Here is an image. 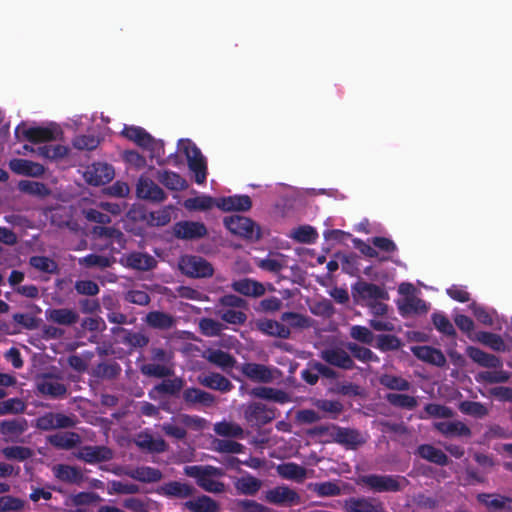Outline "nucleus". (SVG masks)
<instances>
[{"label":"nucleus","mask_w":512,"mask_h":512,"mask_svg":"<svg viewBox=\"0 0 512 512\" xmlns=\"http://www.w3.org/2000/svg\"><path fill=\"white\" fill-rule=\"evenodd\" d=\"M8 165L10 170L17 175L40 177L45 172L43 165L22 158L11 159Z\"/></svg>","instance_id":"a211bd4d"},{"label":"nucleus","mask_w":512,"mask_h":512,"mask_svg":"<svg viewBox=\"0 0 512 512\" xmlns=\"http://www.w3.org/2000/svg\"><path fill=\"white\" fill-rule=\"evenodd\" d=\"M331 428V441L345 446L347 449H357L360 445L365 443L361 433L356 429L340 427L334 424L331 425Z\"/></svg>","instance_id":"9b49d317"},{"label":"nucleus","mask_w":512,"mask_h":512,"mask_svg":"<svg viewBox=\"0 0 512 512\" xmlns=\"http://www.w3.org/2000/svg\"><path fill=\"white\" fill-rule=\"evenodd\" d=\"M250 395L256 398L270 400L280 404H285L290 401V396L284 390L266 386L253 388L250 391Z\"/></svg>","instance_id":"f704fd0d"},{"label":"nucleus","mask_w":512,"mask_h":512,"mask_svg":"<svg viewBox=\"0 0 512 512\" xmlns=\"http://www.w3.org/2000/svg\"><path fill=\"white\" fill-rule=\"evenodd\" d=\"M244 418L251 426H264L275 418V409L261 402H252L244 409Z\"/></svg>","instance_id":"9d476101"},{"label":"nucleus","mask_w":512,"mask_h":512,"mask_svg":"<svg viewBox=\"0 0 512 512\" xmlns=\"http://www.w3.org/2000/svg\"><path fill=\"white\" fill-rule=\"evenodd\" d=\"M114 175L113 166L102 162L89 165L84 172L86 182L93 186H101L110 182Z\"/></svg>","instance_id":"f8f14e48"},{"label":"nucleus","mask_w":512,"mask_h":512,"mask_svg":"<svg viewBox=\"0 0 512 512\" xmlns=\"http://www.w3.org/2000/svg\"><path fill=\"white\" fill-rule=\"evenodd\" d=\"M257 329L261 331L262 333L279 337L282 339H288L290 337L291 331L290 329L285 326L284 324L271 319H263L259 320L256 323Z\"/></svg>","instance_id":"72a5a7b5"},{"label":"nucleus","mask_w":512,"mask_h":512,"mask_svg":"<svg viewBox=\"0 0 512 512\" xmlns=\"http://www.w3.org/2000/svg\"><path fill=\"white\" fill-rule=\"evenodd\" d=\"M48 442L57 449L70 450L81 443L78 433L67 431L48 436Z\"/></svg>","instance_id":"7c9ffc66"},{"label":"nucleus","mask_w":512,"mask_h":512,"mask_svg":"<svg viewBox=\"0 0 512 512\" xmlns=\"http://www.w3.org/2000/svg\"><path fill=\"white\" fill-rule=\"evenodd\" d=\"M121 135L134 142L139 147L152 152L153 157L160 158V150H163V142L155 140L144 128L134 125H125ZM164 154V151H162Z\"/></svg>","instance_id":"f03ea898"},{"label":"nucleus","mask_w":512,"mask_h":512,"mask_svg":"<svg viewBox=\"0 0 512 512\" xmlns=\"http://www.w3.org/2000/svg\"><path fill=\"white\" fill-rule=\"evenodd\" d=\"M231 288L246 297L258 298L265 294L266 289L264 285L254 279L251 278H242L238 280H234L231 283Z\"/></svg>","instance_id":"4be33fe9"},{"label":"nucleus","mask_w":512,"mask_h":512,"mask_svg":"<svg viewBox=\"0 0 512 512\" xmlns=\"http://www.w3.org/2000/svg\"><path fill=\"white\" fill-rule=\"evenodd\" d=\"M93 236L95 238H104L121 243L123 234L114 226H93Z\"/></svg>","instance_id":"680f3d73"},{"label":"nucleus","mask_w":512,"mask_h":512,"mask_svg":"<svg viewBox=\"0 0 512 512\" xmlns=\"http://www.w3.org/2000/svg\"><path fill=\"white\" fill-rule=\"evenodd\" d=\"M25 507V501L20 498L4 495L0 496V512H20Z\"/></svg>","instance_id":"69168bd1"},{"label":"nucleus","mask_w":512,"mask_h":512,"mask_svg":"<svg viewBox=\"0 0 512 512\" xmlns=\"http://www.w3.org/2000/svg\"><path fill=\"white\" fill-rule=\"evenodd\" d=\"M72 144L75 149L92 151L99 146L100 139L95 135H78Z\"/></svg>","instance_id":"338daca9"},{"label":"nucleus","mask_w":512,"mask_h":512,"mask_svg":"<svg viewBox=\"0 0 512 512\" xmlns=\"http://www.w3.org/2000/svg\"><path fill=\"white\" fill-rule=\"evenodd\" d=\"M350 336L354 340L366 345H371L375 338L373 332L369 328L361 325H353L350 328Z\"/></svg>","instance_id":"774afa93"},{"label":"nucleus","mask_w":512,"mask_h":512,"mask_svg":"<svg viewBox=\"0 0 512 512\" xmlns=\"http://www.w3.org/2000/svg\"><path fill=\"white\" fill-rule=\"evenodd\" d=\"M3 456L8 460L25 461L33 456V451L24 446H8L1 450Z\"/></svg>","instance_id":"864d4df0"},{"label":"nucleus","mask_w":512,"mask_h":512,"mask_svg":"<svg viewBox=\"0 0 512 512\" xmlns=\"http://www.w3.org/2000/svg\"><path fill=\"white\" fill-rule=\"evenodd\" d=\"M277 472L284 479L301 481L306 477V469L293 462L279 465L277 467Z\"/></svg>","instance_id":"a19ab883"},{"label":"nucleus","mask_w":512,"mask_h":512,"mask_svg":"<svg viewBox=\"0 0 512 512\" xmlns=\"http://www.w3.org/2000/svg\"><path fill=\"white\" fill-rule=\"evenodd\" d=\"M113 262V259L97 254H89L79 260V263L85 267H98L101 269L110 267L113 264Z\"/></svg>","instance_id":"0e129e2a"},{"label":"nucleus","mask_w":512,"mask_h":512,"mask_svg":"<svg viewBox=\"0 0 512 512\" xmlns=\"http://www.w3.org/2000/svg\"><path fill=\"white\" fill-rule=\"evenodd\" d=\"M477 501L490 512H512V498L500 494L479 493Z\"/></svg>","instance_id":"dca6fc26"},{"label":"nucleus","mask_w":512,"mask_h":512,"mask_svg":"<svg viewBox=\"0 0 512 512\" xmlns=\"http://www.w3.org/2000/svg\"><path fill=\"white\" fill-rule=\"evenodd\" d=\"M76 423L77 421L74 415L46 412L34 420L33 426L40 431H52L74 428Z\"/></svg>","instance_id":"20e7f679"},{"label":"nucleus","mask_w":512,"mask_h":512,"mask_svg":"<svg viewBox=\"0 0 512 512\" xmlns=\"http://www.w3.org/2000/svg\"><path fill=\"white\" fill-rule=\"evenodd\" d=\"M387 402L396 408L413 410L417 407L418 401L414 396L400 393H388L386 395Z\"/></svg>","instance_id":"c03bdc74"},{"label":"nucleus","mask_w":512,"mask_h":512,"mask_svg":"<svg viewBox=\"0 0 512 512\" xmlns=\"http://www.w3.org/2000/svg\"><path fill=\"white\" fill-rule=\"evenodd\" d=\"M411 351L417 359L437 367H443L447 362L443 352L432 346H415Z\"/></svg>","instance_id":"b1692460"},{"label":"nucleus","mask_w":512,"mask_h":512,"mask_svg":"<svg viewBox=\"0 0 512 512\" xmlns=\"http://www.w3.org/2000/svg\"><path fill=\"white\" fill-rule=\"evenodd\" d=\"M494 371H482L476 376L477 381L488 384L506 383L510 380L511 374L507 371L497 368Z\"/></svg>","instance_id":"8fccbe9b"},{"label":"nucleus","mask_w":512,"mask_h":512,"mask_svg":"<svg viewBox=\"0 0 512 512\" xmlns=\"http://www.w3.org/2000/svg\"><path fill=\"white\" fill-rule=\"evenodd\" d=\"M231 233L249 241H257L261 237V226H226Z\"/></svg>","instance_id":"bf43d9fd"},{"label":"nucleus","mask_w":512,"mask_h":512,"mask_svg":"<svg viewBox=\"0 0 512 512\" xmlns=\"http://www.w3.org/2000/svg\"><path fill=\"white\" fill-rule=\"evenodd\" d=\"M214 431L216 434L224 437L242 438L244 431L236 423L222 421L215 424Z\"/></svg>","instance_id":"5fc2aeb1"},{"label":"nucleus","mask_w":512,"mask_h":512,"mask_svg":"<svg viewBox=\"0 0 512 512\" xmlns=\"http://www.w3.org/2000/svg\"><path fill=\"white\" fill-rule=\"evenodd\" d=\"M121 261L127 267L140 271H148L156 266V260L152 256L141 252L130 253Z\"/></svg>","instance_id":"2f4dec72"},{"label":"nucleus","mask_w":512,"mask_h":512,"mask_svg":"<svg viewBox=\"0 0 512 512\" xmlns=\"http://www.w3.org/2000/svg\"><path fill=\"white\" fill-rule=\"evenodd\" d=\"M186 162L189 170L192 171V155L190 153V139H180L177 150L167 156L166 163L173 166H181Z\"/></svg>","instance_id":"c85d7f7f"},{"label":"nucleus","mask_w":512,"mask_h":512,"mask_svg":"<svg viewBox=\"0 0 512 512\" xmlns=\"http://www.w3.org/2000/svg\"><path fill=\"white\" fill-rule=\"evenodd\" d=\"M357 484L367 486L373 492L382 493L402 491L409 481L401 475L368 474L361 475Z\"/></svg>","instance_id":"f257e3e1"},{"label":"nucleus","mask_w":512,"mask_h":512,"mask_svg":"<svg viewBox=\"0 0 512 512\" xmlns=\"http://www.w3.org/2000/svg\"><path fill=\"white\" fill-rule=\"evenodd\" d=\"M28 429V422L25 418H13L0 422V433L14 440L21 436Z\"/></svg>","instance_id":"473e14b6"},{"label":"nucleus","mask_w":512,"mask_h":512,"mask_svg":"<svg viewBox=\"0 0 512 512\" xmlns=\"http://www.w3.org/2000/svg\"><path fill=\"white\" fill-rule=\"evenodd\" d=\"M140 371L143 375L156 378L169 377L173 374L171 368L156 363H147L141 366Z\"/></svg>","instance_id":"4d7b16f0"},{"label":"nucleus","mask_w":512,"mask_h":512,"mask_svg":"<svg viewBox=\"0 0 512 512\" xmlns=\"http://www.w3.org/2000/svg\"><path fill=\"white\" fill-rule=\"evenodd\" d=\"M156 179L167 189L173 191L183 190L187 186L186 180L183 177L168 170L157 171Z\"/></svg>","instance_id":"4c0bfd02"},{"label":"nucleus","mask_w":512,"mask_h":512,"mask_svg":"<svg viewBox=\"0 0 512 512\" xmlns=\"http://www.w3.org/2000/svg\"><path fill=\"white\" fill-rule=\"evenodd\" d=\"M239 370L252 382L267 384L274 379L271 368L261 363L246 362L239 367Z\"/></svg>","instance_id":"ddd939ff"},{"label":"nucleus","mask_w":512,"mask_h":512,"mask_svg":"<svg viewBox=\"0 0 512 512\" xmlns=\"http://www.w3.org/2000/svg\"><path fill=\"white\" fill-rule=\"evenodd\" d=\"M344 512H387L384 503L374 497H350L343 502Z\"/></svg>","instance_id":"1a4fd4ad"},{"label":"nucleus","mask_w":512,"mask_h":512,"mask_svg":"<svg viewBox=\"0 0 512 512\" xmlns=\"http://www.w3.org/2000/svg\"><path fill=\"white\" fill-rule=\"evenodd\" d=\"M476 340L494 351L503 352L506 350L503 338L496 333L479 331L476 334Z\"/></svg>","instance_id":"79ce46f5"},{"label":"nucleus","mask_w":512,"mask_h":512,"mask_svg":"<svg viewBox=\"0 0 512 512\" xmlns=\"http://www.w3.org/2000/svg\"><path fill=\"white\" fill-rule=\"evenodd\" d=\"M290 237L298 243L313 244L318 238V232L313 226H297Z\"/></svg>","instance_id":"49530a36"},{"label":"nucleus","mask_w":512,"mask_h":512,"mask_svg":"<svg viewBox=\"0 0 512 512\" xmlns=\"http://www.w3.org/2000/svg\"><path fill=\"white\" fill-rule=\"evenodd\" d=\"M45 317L47 321L63 326H72L79 321V314L70 308L47 309Z\"/></svg>","instance_id":"bb28decb"},{"label":"nucleus","mask_w":512,"mask_h":512,"mask_svg":"<svg viewBox=\"0 0 512 512\" xmlns=\"http://www.w3.org/2000/svg\"><path fill=\"white\" fill-rule=\"evenodd\" d=\"M376 339L375 347L383 352L398 350L402 345L401 340L393 334H380Z\"/></svg>","instance_id":"13d9d810"},{"label":"nucleus","mask_w":512,"mask_h":512,"mask_svg":"<svg viewBox=\"0 0 512 512\" xmlns=\"http://www.w3.org/2000/svg\"><path fill=\"white\" fill-rule=\"evenodd\" d=\"M466 355L479 366L485 368H502V361L499 357L489 354L478 347L468 346L466 348Z\"/></svg>","instance_id":"cd10ccee"},{"label":"nucleus","mask_w":512,"mask_h":512,"mask_svg":"<svg viewBox=\"0 0 512 512\" xmlns=\"http://www.w3.org/2000/svg\"><path fill=\"white\" fill-rule=\"evenodd\" d=\"M431 320L435 328L442 334L448 336V337H455L456 336V330L449 320V318L440 312H435L431 316Z\"/></svg>","instance_id":"3c124183"},{"label":"nucleus","mask_w":512,"mask_h":512,"mask_svg":"<svg viewBox=\"0 0 512 512\" xmlns=\"http://www.w3.org/2000/svg\"><path fill=\"white\" fill-rule=\"evenodd\" d=\"M347 350L352 354L354 358L357 360L369 363L374 362L378 363L380 361L379 357L369 348L360 346L357 343L354 342H348L346 344Z\"/></svg>","instance_id":"37998d69"},{"label":"nucleus","mask_w":512,"mask_h":512,"mask_svg":"<svg viewBox=\"0 0 512 512\" xmlns=\"http://www.w3.org/2000/svg\"><path fill=\"white\" fill-rule=\"evenodd\" d=\"M321 358L329 365L344 369L351 370L355 368V363L352 357L342 348L335 347L325 349L321 352Z\"/></svg>","instance_id":"f3484780"},{"label":"nucleus","mask_w":512,"mask_h":512,"mask_svg":"<svg viewBox=\"0 0 512 512\" xmlns=\"http://www.w3.org/2000/svg\"><path fill=\"white\" fill-rule=\"evenodd\" d=\"M76 458L88 464H96L110 461L113 458V451L106 446H83L75 454Z\"/></svg>","instance_id":"2eb2a0df"},{"label":"nucleus","mask_w":512,"mask_h":512,"mask_svg":"<svg viewBox=\"0 0 512 512\" xmlns=\"http://www.w3.org/2000/svg\"><path fill=\"white\" fill-rule=\"evenodd\" d=\"M203 356L208 362L227 373L237 364V360L233 355L221 349H207Z\"/></svg>","instance_id":"393cba45"},{"label":"nucleus","mask_w":512,"mask_h":512,"mask_svg":"<svg viewBox=\"0 0 512 512\" xmlns=\"http://www.w3.org/2000/svg\"><path fill=\"white\" fill-rule=\"evenodd\" d=\"M435 428L446 437H470L471 429L461 421H444L435 424Z\"/></svg>","instance_id":"c9c22d12"},{"label":"nucleus","mask_w":512,"mask_h":512,"mask_svg":"<svg viewBox=\"0 0 512 512\" xmlns=\"http://www.w3.org/2000/svg\"><path fill=\"white\" fill-rule=\"evenodd\" d=\"M134 442L138 448L150 453H162L167 449V444L162 437L154 436L146 431L137 434Z\"/></svg>","instance_id":"412c9836"},{"label":"nucleus","mask_w":512,"mask_h":512,"mask_svg":"<svg viewBox=\"0 0 512 512\" xmlns=\"http://www.w3.org/2000/svg\"><path fill=\"white\" fill-rule=\"evenodd\" d=\"M429 307L427 303L417 297H407L399 306L401 314L426 313Z\"/></svg>","instance_id":"603ef678"},{"label":"nucleus","mask_w":512,"mask_h":512,"mask_svg":"<svg viewBox=\"0 0 512 512\" xmlns=\"http://www.w3.org/2000/svg\"><path fill=\"white\" fill-rule=\"evenodd\" d=\"M462 413L477 418H483L488 414V409L480 402L476 401H463L459 405Z\"/></svg>","instance_id":"e2e57ef3"},{"label":"nucleus","mask_w":512,"mask_h":512,"mask_svg":"<svg viewBox=\"0 0 512 512\" xmlns=\"http://www.w3.org/2000/svg\"><path fill=\"white\" fill-rule=\"evenodd\" d=\"M218 316L224 322L233 325H243L247 320V315L241 310L219 309Z\"/></svg>","instance_id":"052dcab7"},{"label":"nucleus","mask_w":512,"mask_h":512,"mask_svg":"<svg viewBox=\"0 0 512 512\" xmlns=\"http://www.w3.org/2000/svg\"><path fill=\"white\" fill-rule=\"evenodd\" d=\"M183 387L184 381L181 378L165 379L149 390L148 397L151 400L159 402L161 409L167 410L166 398L169 396H177Z\"/></svg>","instance_id":"39448f33"},{"label":"nucleus","mask_w":512,"mask_h":512,"mask_svg":"<svg viewBox=\"0 0 512 512\" xmlns=\"http://www.w3.org/2000/svg\"><path fill=\"white\" fill-rule=\"evenodd\" d=\"M352 294L363 300H388V292L381 286L366 281H357L352 286Z\"/></svg>","instance_id":"4468645a"},{"label":"nucleus","mask_w":512,"mask_h":512,"mask_svg":"<svg viewBox=\"0 0 512 512\" xmlns=\"http://www.w3.org/2000/svg\"><path fill=\"white\" fill-rule=\"evenodd\" d=\"M39 394L52 399H63L67 395V386L52 374H43L36 379Z\"/></svg>","instance_id":"0eeeda50"},{"label":"nucleus","mask_w":512,"mask_h":512,"mask_svg":"<svg viewBox=\"0 0 512 512\" xmlns=\"http://www.w3.org/2000/svg\"><path fill=\"white\" fill-rule=\"evenodd\" d=\"M60 131L51 127H30L27 128L24 123L19 124L15 129V137L20 140L24 138L31 143H43L54 141Z\"/></svg>","instance_id":"423d86ee"},{"label":"nucleus","mask_w":512,"mask_h":512,"mask_svg":"<svg viewBox=\"0 0 512 512\" xmlns=\"http://www.w3.org/2000/svg\"><path fill=\"white\" fill-rule=\"evenodd\" d=\"M379 383L387 389L396 391H408L411 387L408 380L392 374L381 375Z\"/></svg>","instance_id":"de8ad7c7"},{"label":"nucleus","mask_w":512,"mask_h":512,"mask_svg":"<svg viewBox=\"0 0 512 512\" xmlns=\"http://www.w3.org/2000/svg\"><path fill=\"white\" fill-rule=\"evenodd\" d=\"M416 454L422 459L439 466H446L449 463L448 456L441 449L431 444L419 445Z\"/></svg>","instance_id":"c756f323"},{"label":"nucleus","mask_w":512,"mask_h":512,"mask_svg":"<svg viewBox=\"0 0 512 512\" xmlns=\"http://www.w3.org/2000/svg\"><path fill=\"white\" fill-rule=\"evenodd\" d=\"M157 492L169 497L185 498L191 494V488L187 484L172 481L159 487Z\"/></svg>","instance_id":"ea45409f"},{"label":"nucleus","mask_w":512,"mask_h":512,"mask_svg":"<svg viewBox=\"0 0 512 512\" xmlns=\"http://www.w3.org/2000/svg\"><path fill=\"white\" fill-rule=\"evenodd\" d=\"M137 195L146 200L161 202L166 199V194L153 180L148 177H140L137 183Z\"/></svg>","instance_id":"aec40b11"},{"label":"nucleus","mask_w":512,"mask_h":512,"mask_svg":"<svg viewBox=\"0 0 512 512\" xmlns=\"http://www.w3.org/2000/svg\"><path fill=\"white\" fill-rule=\"evenodd\" d=\"M197 379L201 385L222 393L230 392L234 388V385L228 378L216 372L201 374Z\"/></svg>","instance_id":"a878e982"},{"label":"nucleus","mask_w":512,"mask_h":512,"mask_svg":"<svg viewBox=\"0 0 512 512\" xmlns=\"http://www.w3.org/2000/svg\"><path fill=\"white\" fill-rule=\"evenodd\" d=\"M18 189L23 193H27L33 196L45 197L50 194V190L44 183L30 180L19 181Z\"/></svg>","instance_id":"09e8293b"},{"label":"nucleus","mask_w":512,"mask_h":512,"mask_svg":"<svg viewBox=\"0 0 512 512\" xmlns=\"http://www.w3.org/2000/svg\"><path fill=\"white\" fill-rule=\"evenodd\" d=\"M261 486V480L252 475L243 476L235 482V488L238 494L247 496L255 495L260 490Z\"/></svg>","instance_id":"58836bf2"},{"label":"nucleus","mask_w":512,"mask_h":512,"mask_svg":"<svg viewBox=\"0 0 512 512\" xmlns=\"http://www.w3.org/2000/svg\"><path fill=\"white\" fill-rule=\"evenodd\" d=\"M194 512H220V505L210 496H194Z\"/></svg>","instance_id":"6e6d98bb"},{"label":"nucleus","mask_w":512,"mask_h":512,"mask_svg":"<svg viewBox=\"0 0 512 512\" xmlns=\"http://www.w3.org/2000/svg\"><path fill=\"white\" fill-rule=\"evenodd\" d=\"M222 475L223 472L219 468L210 465H194V479L197 485L207 492L221 493L224 491V483L217 480V478L221 477Z\"/></svg>","instance_id":"7ed1b4c3"},{"label":"nucleus","mask_w":512,"mask_h":512,"mask_svg":"<svg viewBox=\"0 0 512 512\" xmlns=\"http://www.w3.org/2000/svg\"><path fill=\"white\" fill-rule=\"evenodd\" d=\"M265 500L276 506H294L301 503L299 493L285 485L276 486L265 492Z\"/></svg>","instance_id":"6e6552de"},{"label":"nucleus","mask_w":512,"mask_h":512,"mask_svg":"<svg viewBox=\"0 0 512 512\" xmlns=\"http://www.w3.org/2000/svg\"><path fill=\"white\" fill-rule=\"evenodd\" d=\"M122 368L115 360L98 363L92 370V375L102 380H115L121 374Z\"/></svg>","instance_id":"e433bc0d"},{"label":"nucleus","mask_w":512,"mask_h":512,"mask_svg":"<svg viewBox=\"0 0 512 512\" xmlns=\"http://www.w3.org/2000/svg\"><path fill=\"white\" fill-rule=\"evenodd\" d=\"M56 479L67 484L79 485L84 481L81 468L68 464H57L52 468Z\"/></svg>","instance_id":"5701e85b"},{"label":"nucleus","mask_w":512,"mask_h":512,"mask_svg":"<svg viewBox=\"0 0 512 512\" xmlns=\"http://www.w3.org/2000/svg\"><path fill=\"white\" fill-rule=\"evenodd\" d=\"M114 473L117 475L124 474L134 480L144 483H154L162 479V472L159 469L148 466H142L135 469H126L124 471L121 469H116L114 470Z\"/></svg>","instance_id":"6ab92c4d"},{"label":"nucleus","mask_w":512,"mask_h":512,"mask_svg":"<svg viewBox=\"0 0 512 512\" xmlns=\"http://www.w3.org/2000/svg\"><path fill=\"white\" fill-rule=\"evenodd\" d=\"M174 322L172 316L160 311L149 312L146 316V323L156 329H169L174 325Z\"/></svg>","instance_id":"a18cd8bd"}]
</instances>
